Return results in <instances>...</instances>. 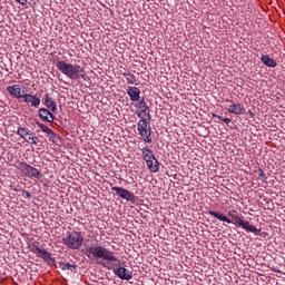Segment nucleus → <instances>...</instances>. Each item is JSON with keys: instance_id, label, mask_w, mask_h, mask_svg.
<instances>
[{"instance_id": "obj_1", "label": "nucleus", "mask_w": 285, "mask_h": 285, "mask_svg": "<svg viewBox=\"0 0 285 285\" xmlns=\"http://www.w3.org/2000/svg\"><path fill=\"white\" fill-rule=\"evenodd\" d=\"M56 67L62 75L68 77L69 79H72L73 81H77V79H83L86 81L88 79V75L86 73V70L81 68L79 65H72L66 62V60H58L56 62Z\"/></svg>"}, {"instance_id": "obj_2", "label": "nucleus", "mask_w": 285, "mask_h": 285, "mask_svg": "<svg viewBox=\"0 0 285 285\" xmlns=\"http://www.w3.org/2000/svg\"><path fill=\"white\" fill-rule=\"evenodd\" d=\"M85 255L86 257H88V259L91 261L104 259L105 262H118L119 264V258L117 257V255H115V252H110V249L101 245L90 246L86 248Z\"/></svg>"}, {"instance_id": "obj_3", "label": "nucleus", "mask_w": 285, "mask_h": 285, "mask_svg": "<svg viewBox=\"0 0 285 285\" xmlns=\"http://www.w3.org/2000/svg\"><path fill=\"white\" fill-rule=\"evenodd\" d=\"M63 244L71 250H77L81 248L83 245V236H81L80 232H68L67 236L63 238Z\"/></svg>"}, {"instance_id": "obj_4", "label": "nucleus", "mask_w": 285, "mask_h": 285, "mask_svg": "<svg viewBox=\"0 0 285 285\" xmlns=\"http://www.w3.org/2000/svg\"><path fill=\"white\" fill-rule=\"evenodd\" d=\"M17 169L23 173L24 177H28L29 179H41V177H43L39 169L28 165L26 161L18 163Z\"/></svg>"}, {"instance_id": "obj_5", "label": "nucleus", "mask_w": 285, "mask_h": 285, "mask_svg": "<svg viewBox=\"0 0 285 285\" xmlns=\"http://www.w3.org/2000/svg\"><path fill=\"white\" fill-rule=\"evenodd\" d=\"M111 190L118 195L121 199H126V202H131L135 204V194L124 187H111Z\"/></svg>"}, {"instance_id": "obj_6", "label": "nucleus", "mask_w": 285, "mask_h": 285, "mask_svg": "<svg viewBox=\"0 0 285 285\" xmlns=\"http://www.w3.org/2000/svg\"><path fill=\"white\" fill-rule=\"evenodd\" d=\"M22 101L32 108L41 106V99L37 95L23 94Z\"/></svg>"}, {"instance_id": "obj_7", "label": "nucleus", "mask_w": 285, "mask_h": 285, "mask_svg": "<svg viewBox=\"0 0 285 285\" xmlns=\"http://www.w3.org/2000/svg\"><path fill=\"white\" fill-rule=\"evenodd\" d=\"M114 273L119 277V279H125L126 282H130V279H132V272L126 267H118L114 269Z\"/></svg>"}, {"instance_id": "obj_8", "label": "nucleus", "mask_w": 285, "mask_h": 285, "mask_svg": "<svg viewBox=\"0 0 285 285\" xmlns=\"http://www.w3.org/2000/svg\"><path fill=\"white\" fill-rule=\"evenodd\" d=\"M226 108L232 115H246V107L242 102L227 105Z\"/></svg>"}, {"instance_id": "obj_9", "label": "nucleus", "mask_w": 285, "mask_h": 285, "mask_svg": "<svg viewBox=\"0 0 285 285\" xmlns=\"http://www.w3.org/2000/svg\"><path fill=\"white\" fill-rule=\"evenodd\" d=\"M127 95L130 101H141V90L139 87H127Z\"/></svg>"}, {"instance_id": "obj_10", "label": "nucleus", "mask_w": 285, "mask_h": 285, "mask_svg": "<svg viewBox=\"0 0 285 285\" xmlns=\"http://www.w3.org/2000/svg\"><path fill=\"white\" fill-rule=\"evenodd\" d=\"M38 117H40L42 121H47L48 124H52V121H55V114L50 112V110L46 108H40L38 110Z\"/></svg>"}, {"instance_id": "obj_11", "label": "nucleus", "mask_w": 285, "mask_h": 285, "mask_svg": "<svg viewBox=\"0 0 285 285\" xmlns=\"http://www.w3.org/2000/svg\"><path fill=\"white\" fill-rule=\"evenodd\" d=\"M7 92L14 99H23V94H21V85H13L7 87Z\"/></svg>"}, {"instance_id": "obj_12", "label": "nucleus", "mask_w": 285, "mask_h": 285, "mask_svg": "<svg viewBox=\"0 0 285 285\" xmlns=\"http://www.w3.org/2000/svg\"><path fill=\"white\" fill-rule=\"evenodd\" d=\"M137 116L140 119L137 127L138 132L141 130H148V128H150V118L148 117L144 118L141 112H137Z\"/></svg>"}, {"instance_id": "obj_13", "label": "nucleus", "mask_w": 285, "mask_h": 285, "mask_svg": "<svg viewBox=\"0 0 285 285\" xmlns=\"http://www.w3.org/2000/svg\"><path fill=\"white\" fill-rule=\"evenodd\" d=\"M43 104L47 108H49V110H51V112H53L55 115H57V102H55V100H52V98L50 97L49 94L45 95L43 98Z\"/></svg>"}, {"instance_id": "obj_14", "label": "nucleus", "mask_w": 285, "mask_h": 285, "mask_svg": "<svg viewBox=\"0 0 285 285\" xmlns=\"http://www.w3.org/2000/svg\"><path fill=\"white\" fill-rule=\"evenodd\" d=\"M240 228H243L247 233H254V235H259L262 233V229H258L248 220H244L243 224L240 225Z\"/></svg>"}, {"instance_id": "obj_15", "label": "nucleus", "mask_w": 285, "mask_h": 285, "mask_svg": "<svg viewBox=\"0 0 285 285\" xmlns=\"http://www.w3.org/2000/svg\"><path fill=\"white\" fill-rule=\"evenodd\" d=\"M138 132L146 144H153V129L150 127Z\"/></svg>"}, {"instance_id": "obj_16", "label": "nucleus", "mask_w": 285, "mask_h": 285, "mask_svg": "<svg viewBox=\"0 0 285 285\" xmlns=\"http://www.w3.org/2000/svg\"><path fill=\"white\" fill-rule=\"evenodd\" d=\"M261 61L264 63V66H267V68H277V62L268 55H263L261 57Z\"/></svg>"}, {"instance_id": "obj_17", "label": "nucleus", "mask_w": 285, "mask_h": 285, "mask_svg": "<svg viewBox=\"0 0 285 285\" xmlns=\"http://www.w3.org/2000/svg\"><path fill=\"white\" fill-rule=\"evenodd\" d=\"M122 77L126 79L129 86H139V83H137V78L132 72H130V70H125V72H122Z\"/></svg>"}, {"instance_id": "obj_18", "label": "nucleus", "mask_w": 285, "mask_h": 285, "mask_svg": "<svg viewBox=\"0 0 285 285\" xmlns=\"http://www.w3.org/2000/svg\"><path fill=\"white\" fill-rule=\"evenodd\" d=\"M36 255L38 257H41L46 262H48V259H51L52 257V255L48 250H46V248H41V247H36Z\"/></svg>"}, {"instance_id": "obj_19", "label": "nucleus", "mask_w": 285, "mask_h": 285, "mask_svg": "<svg viewBox=\"0 0 285 285\" xmlns=\"http://www.w3.org/2000/svg\"><path fill=\"white\" fill-rule=\"evenodd\" d=\"M141 154H142V158H144V160L147 163V161H150L151 159H154V161H155V159H157L156 157H155V154H153V150H150L148 147H144L142 149H141Z\"/></svg>"}, {"instance_id": "obj_20", "label": "nucleus", "mask_w": 285, "mask_h": 285, "mask_svg": "<svg viewBox=\"0 0 285 285\" xmlns=\"http://www.w3.org/2000/svg\"><path fill=\"white\" fill-rule=\"evenodd\" d=\"M146 164L150 173H159V160H157V158L147 160Z\"/></svg>"}, {"instance_id": "obj_21", "label": "nucleus", "mask_w": 285, "mask_h": 285, "mask_svg": "<svg viewBox=\"0 0 285 285\" xmlns=\"http://www.w3.org/2000/svg\"><path fill=\"white\" fill-rule=\"evenodd\" d=\"M38 128H40V130H42V132H46V135H48L49 139H55V137H57V135H55V131H52V129H50L48 126L41 124V122H37Z\"/></svg>"}, {"instance_id": "obj_22", "label": "nucleus", "mask_w": 285, "mask_h": 285, "mask_svg": "<svg viewBox=\"0 0 285 285\" xmlns=\"http://www.w3.org/2000/svg\"><path fill=\"white\" fill-rule=\"evenodd\" d=\"M208 213L212 217H216V219H219V222H226V224H233V222L228 217H226V215H224L222 213H217V212H213V210H210Z\"/></svg>"}, {"instance_id": "obj_23", "label": "nucleus", "mask_w": 285, "mask_h": 285, "mask_svg": "<svg viewBox=\"0 0 285 285\" xmlns=\"http://www.w3.org/2000/svg\"><path fill=\"white\" fill-rule=\"evenodd\" d=\"M139 108L142 109L141 112L145 114V117H148V119H150V111L148 108V104L146 102V99H141L139 100Z\"/></svg>"}, {"instance_id": "obj_24", "label": "nucleus", "mask_w": 285, "mask_h": 285, "mask_svg": "<svg viewBox=\"0 0 285 285\" xmlns=\"http://www.w3.org/2000/svg\"><path fill=\"white\" fill-rule=\"evenodd\" d=\"M59 268H61V271H71V273H75V271H77V265H72L70 263H60Z\"/></svg>"}, {"instance_id": "obj_25", "label": "nucleus", "mask_w": 285, "mask_h": 285, "mask_svg": "<svg viewBox=\"0 0 285 285\" xmlns=\"http://www.w3.org/2000/svg\"><path fill=\"white\" fill-rule=\"evenodd\" d=\"M17 135L21 137V139H27L28 136H30V131L24 127H18Z\"/></svg>"}, {"instance_id": "obj_26", "label": "nucleus", "mask_w": 285, "mask_h": 285, "mask_svg": "<svg viewBox=\"0 0 285 285\" xmlns=\"http://www.w3.org/2000/svg\"><path fill=\"white\" fill-rule=\"evenodd\" d=\"M233 222H235L236 226H242V224H244V215H237V216H233Z\"/></svg>"}, {"instance_id": "obj_27", "label": "nucleus", "mask_w": 285, "mask_h": 285, "mask_svg": "<svg viewBox=\"0 0 285 285\" xmlns=\"http://www.w3.org/2000/svg\"><path fill=\"white\" fill-rule=\"evenodd\" d=\"M24 141H27L28 144H31V146H37L38 145L37 141H39V138L35 136H29Z\"/></svg>"}, {"instance_id": "obj_28", "label": "nucleus", "mask_w": 285, "mask_h": 285, "mask_svg": "<svg viewBox=\"0 0 285 285\" xmlns=\"http://www.w3.org/2000/svg\"><path fill=\"white\" fill-rule=\"evenodd\" d=\"M213 117H216L217 119H220L222 121H224L225 124H230V118H223L222 116H217V115H213Z\"/></svg>"}, {"instance_id": "obj_29", "label": "nucleus", "mask_w": 285, "mask_h": 285, "mask_svg": "<svg viewBox=\"0 0 285 285\" xmlns=\"http://www.w3.org/2000/svg\"><path fill=\"white\" fill-rule=\"evenodd\" d=\"M237 215H240L239 213H237V210H229L228 212V216L233 219V217H237Z\"/></svg>"}, {"instance_id": "obj_30", "label": "nucleus", "mask_w": 285, "mask_h": 285, "mask_svg": "<svg viewBox=\"0 0 285 285\" xmlns=\"http://www.w3.org/2000/svg\"><path fill=\"white\" fill-rule=\"evenodd\" d=\"M265 175L266 174L264 173V170L262 169L258 170V179H264Z\"/></svg>"}, {"instance_id": "obj_31", "label": "nucleus", "mask_w": 285, "mask_h": 285, "mask_svg": "<svg viewBox=\"0 0 285 285\" xmlns=\"http://www.w3.org/2000/svg\"><path fill=\"white\" fill-rule=\"evenodd\" d=\"M23 195H26V198H27V199H30V198L32 197V195H31L30 191H28V190H24V191H23Z\"/></svg>"}, {"instance_id": "obj_32", "label": "nucleus", "mask_w": 285, "mask_h": 285, "mask_svg": "<svg viewBox=\"0 0 285 285\" xmlns=\"http://www.w3.org/2000/svg\"><path fill=\"white\" fill-rule=\"evenodd\" d=\"M20 6H26L28 3V0H16Z\"/></svg>"}, {"instance_id": "obj_33", "label": "nucleus", "mask_w": 285, "mask_h": 285, "mask_svg": "<svg viewBox=\"0 0 285 285\" xmlns=\"http://www.w3.org/2000/svg\"><path fill=\"white\" fill-rule=\"evenodd\" d=\"M227 101V104H233V101L232 100H226Z\"/></svg>"}]
</instances>
